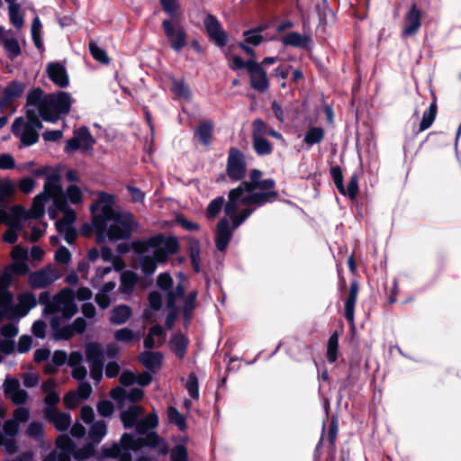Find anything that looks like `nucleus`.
I'll return each instance as SVG.
<instances>
[{
  "label": "nucleus",
  "instance_id": "1",
  "mask_svg": "<svg viewBox=\"0 0 461 461\" xmlns=\"http://www.w3.org/2000/svg\"><path fill=\"white\" fill-rule=\"evenodd\" d=\"M39 303L44 305L43 315L45 316L61 312L65 320H70L78 312L75 303V292L70 287L62 288L52 300H50V292H41L39 294Z\"/></svg>",
  "mask_w": 461,
  "mask_h": 461
},
{
  "label": "nucleus",
  "instance_id": "2",
  "mask_svg": "<svg viewBox=\"0 0 461 461\" xmlns=\"http://www.w3.org/2000/svg\"><path fill=\"white\" fill-rule=\"evenodd\" d=\"M72 105V97L69 93L57 91L47 94L40 109V116L44 122L55 123L62 116L69 113Z\"/></svg>",
  "mask_w": 461,
  "mask_h": 461
},
{
  "label": "nucleus",
  "instance_id": "3",
  "mask_svg": "<svg viewBox=\"0 0 461 461\" xmlns=\"http://www.w3.org/2000/svg\"><path fill=\"white\" fill-rule=\"evenodd\" d=\"M131 248L137 254H144L149 249L167 250L170 254H176L180 249L179 241L176 237H166L163 233H158L145 240H135L131 243Z\"/></svg>",
  "mask_w": 461,
  "mask_h": 461
},
{
  "label": "nucleus",
  "instance_id": "4",
  "mask_svg": "<svg viewBox=\"0 0 461 461\" xmlns=\"http://www.w3.org/2000/svg\"><path fill=\"white\" fill-rule=\"evenodd\" d=\"M113 223L108 227L107 237L111 241L128 240L135 223L134 215L131 212H115L112 217H105V223Z\"/></svg>",
  "mask_w": 461,
  "mask_h": 461
},
{
  "label": "nucleus",
  "instance_id": "5",
  "mask_svg": "<svg viewBox=\"0 0 461 461\" xmlns=\"http://www.w3.org/2000/svg\"><path fill=\"white\" fill-rule=\"evenodd\" d=\"M161 28L174 51L180 52L188 44L187 32L179 17L164 19Z\"/></svg>",
  "mask_w": 461,
  "mask_h": 461
},
{
  "label": "nucleus",
  "instance_id": "6",
  "mask_svg": "<svg viewBox=\"0 0 461 461\" xmlns=\"http://www.w3.org/2000/svg\"><path fill=\"white\" fill-rule=\"evenodd\" d=\"M247 173V162L244 153L238 148L231 147L228 151L226 174L231 182H240Z\"/></svg>",
  "mask_w": 461,
  "mask_h": 461
},
{
  "label": "nucleus",
  "instance_id": "7",
  "mask_svg": "<svg viewBox=\"0 0 461 461\" xmlns=\"http://www.w3.org/2000/svg\"><path fill=\"white\" fill-rule=\"evenodd\" d=\"M73 133V137L66 141L64 147L65 153H72L79 149L83 151H88L93 149L95 140L86 126L76 129Z\"/></svg>",
  "mask_w": 461,
  "mask_h": 461
},
{
  "label": "nucleus",
  "instance_id": "8",
  "mask_svg": "<svg viewBox=\"0 0 461 461\" xmlns=\"http://www.w3.org/2000/svg\"><path fill=\"white\" fill-rule=\"evenodd\" d=\"M97 195L98 201L90 206V211L93 214L92 218H95L96 224L101 226L105 217H112L113 214L118 212L113 208L114 203V196L113 194L100 191Z\"/></svg>",
  "mask_w": 461,
  "mask_h": 461
},
{
  "label": "nucleus",
  "instance_id": "9",
  "mask_svg": "<svg viewBox=\"0 0 461 461\" xmlns=\"http://www.w3.org/2000/svg\"><path fill=\"white\" fill-rule=\"evenodd\" d=\"M203 25L208 38L216 46L222 48L227 45L229 35L215 15L208 14L203 19Z\"/></svg>",
  "mask_w": 461,
  "mask_h": 461
},
{
  "label": "nucleus",
  "instance_id": "10",
  "mask_svg": "<svg viewBox=\"0 0 461 461\" xmlns=\"http://www.w3.org/2000/svg\"><path fill=\"white\" fill-rule=\"evenodd\" d=\"M257 190V185H255L250 181H240V184L229 191L228 194V201L224 207V212L226 214L233 213L238 211L239 202L242 203V199L244 198V193L252 194Z\"/></svg>",
  "mask_w": 461,
  "mask_h": 461
},
{
  "label": "nucleus",
  "instance_id": "11",
  "mask_svg": "<svg viewBox=\"0 0 461 461\" xmlns=\"http://www.w3.org/2000/svg\"><path fill=\"white\" fill-rule=\"evenodd\" d=\"M55 444L61 452L59 453L56 450H52L42 461H71V455L76 446L68 435L60 434L56 438Z\"/></svg>",
  "mask_w": 461,
  "mask_h": 461
},
{
  "label": "nucleus",
  "instance_id": "12",
  "mask_svg": "<svg viewBox=\"0 0 461 461\" xmlns=\"http://www.w3.org/2000/svg\"><path fill=\"white\" fill-rule=\"evenodd\" d=\"M422 14L423 12L418 7L417 4H411L404 15V25L402 30V36H414L418 33L421 26Z\"/></svg>",
  "mask_w": 461,
  "mask_h": 461
},
{
  "label": "nucleus",
  "instance_id": "13",
  "mask_svg": "<svg viewBox=\"0 0 461 461\" xmlns=\"http://www.w3.org/2000/svg\"><path fill=\"white\" fill-rule=\"evenodd\" d=\"M234 230L228 219H220L215 228L214 237L215 247L219 251L224 252L227 249L232 239Z\"/></svg>",
  "mask_w": 461,
  "mask_h": 461
},
{
  "label": "nucleus",
  "instance_id": "14",
  "mask_svg": "<svg viewBox=\"0 0 461 461\" xmlns=\"http://www.w3.org/2000/svg\"><path fill=\"white\" fill-rule=\"evenodd\" d=\"M169 255L171 254L167 252V250L155 249L152 256H143L140 258V265L142 273L146 276H152L157 269V264L167 263Z\"/></svg>",
  "mask_w": 461,
  "mask_h": 461
},
{
  "label": "nucleus",
  "instance_id": "15",
  "mask_svg": "<svg viewBox=\"0 0 461 461\" xmlns=\"http://www.w3.org/2000/svg\"><path fill=\"white\" fill-rule=\"evenodd\" d=\"M249 76L250 86L259 92L265 93L269 88V79L267 71L258 62L250 66V70L248 72Z\"/></svg>",
  "mask_w": 461,
  "mask_h": 461
},
{
  "label": "nucleus",
  "instance_id": "16",
  "mask_svg": "<svg viewBox=\"0 0 461 461\" xmlns=\"http://www.w3.org/2000/svg\"><path fill=\"white\" fill-rule=\"evenodd\" d=\"M46 73L50 81L60 88L69 86V76L64 65L59 62H50L46 65Z\"/></svg>",
  "mask_w": 461,
  "mask_h": 461
},
{
  "label": "nucleus",
  "instance_id": "17",
  "mask_svg": "<svg viewBox=\"0 0 461 461\" xmlns=\"http://www.w3.org/2000/svg\"><path fill=\"white\" fill-rule=\"evenodd\" d=\"M279 197V194L277 191H270V192H254L252 194H248L242 199L243 205L250 207L254 205L255 209L257 207H261L268 203H273Z\"/></svg>",
  "mask_w": 461,
  "mask_h": 461
},
{
  "label": "nucleus",
  "instance_id": "18",
  "mask_svg": "<svg viewBox=\"0 0 461 461\" xmlns=\"http://www.w3.org/2000/svg\"><path fill=\"white\" fill-rule=\"evenodd\" d=\"M13 216L11 217L4 207H0V223H5L10 228L21 230L22 221L25 217V209L21 205H14L11 208Z\"/></svg>",
  "mask_w": 461,
  "mask_h": 461
},
{
  "label": "nucleus",
  "instance_id": "19",
  "mask_svg": "<svg viewBox=\"0 0 461 461\" xmlns=\"http://www.w3.org/2000/svg\"><path fill=\"white\" fill-rule=\"evenodd\" d=\"M25 88V83L18 80L11 81L3 90L0 108L6 107L12 101L20 98L23 95Z\"/></svg>",
  "mask_w": 461,
  "mask_h": 461
},
{
  "label": "nucleus",
  "instance_id": "20",
  "mask_svg": "<svg viewBox=\"0 0 461 461\" xmlns=\"http://www.w3.org/2000/svg\"><path fill=\"white\" fill-rule=\"evenodd\" d=\"M359 293V284L357 280L350 282L349 291L345 301L344 315L348 323L354 326L355 306Z\"/></svg>",
  "mask_w": 461,
  "mask_h": 461
},
{
  "label": "nucleus",
  "instance_id": "21",
  "mask_svg": "<svg viewBox=\"0 0 461 461\" xmlns=\"http://www.w3.org/2000/svg\"><path fill=\"white\" fill-rule=\"evenodd\" d=\"M105 458H118L119 461H131L130 452H122L120 443L113 442L110 447L104 445L98 454L97 459L102 461Z\"/></svg>",
  "mask_w": 461,
  "mask_h": 461
},
{
  "label": "nucleus",
  "instance_id": "22",
  "mask_svg": "<svg viewBox=\"0 0 461 461\" xmlns=\"http://www.w3.org/2000/svg\"><path fill=\"white\" fill-rule=\"evenodd\" d=\"M280 41L285 47L309 50L312 38L309 35H303L297 32H291L284 35Z\"/></svg>",
  "mask_w": 461,
  "mask_h": 461
},
{
  "label": "nucleus",
  "instance_id": "23",
  "mask_svg": "<svg viewBox=\"0 0 461 461\" xmlns=\"http://www.w3.org/2000/svg\"><path fill=\"white\" fill-rule=\"evenodd\" d=\"M45 417L53 423L55 429L59 431L67 430L71 423L69 413L59 412L56 409H46Z\"/></svg>",
  "mask_w": 461,
  "mask_h": 461
},
{
  "label": "nucleus",
  "instance_id": "24",
  "mask_svg": "<svg viewBox=\"0 0 461 461\" xmlns=\"http://www.w3.org/2000/svg\"><path fill=\"white\" fill-rule=\"evenodd\" d=\"M138 358L147 369L154 373L162 367L163 355L159 351L146 350L140 353Z\"/></svg>",
  "mask_w": 461,
  "mask_h": 461
},
{
  "label": "nucleus",
  "instance_id": "25",
  "mask_svg": "<svg viewBox=\"0 0 461 461\" xmlns=\"http://www.w3.org/2000/svg\"><path fill=\"white\" fill-rule=\"evenodd\" d=\"M11 33V31H5L3 26H0V44L7 52V57L14 60L21 55V48L18 41L15 38H7L6 34Z\"/></svg>",
  "mask_w": 461,
  "mask_h": 461
},
{
  "label": "nucleus",
  "instance_id": "26",
  "mask_svg": "<svg viewBox=\"0 0 461 461\" xmlns=\"http://www.w3.org/2000/svg\"><path fill=\"white\" fill-rule=\"evenodd\" d=\"M189 339L182 332L171 336L168 346L178 359H183L186 354Z\"/></svg>",
  "mask_w": 461,
  "mask_h": 461
},
{
  "label": "nucleus",
  "instance_id": "27",
  "mask_svg": "<svg viewBox=\"0 0 461 461\" xmlns=\"http://www.w3.org/2000/svg\"><path fill=\"white\" fill-rule=\"evenodd\" d=\"M86 360L89 365L104 364V349L99 342H89L85 348Z\"/></svg>",
  "mask_w": 461,
  "mask_h": 461
},
{
  "label": "nucleus",
  "instance_id": "28",
  "mask_svg": "<svg viewBox=\"0 0 461 461\" xmlns=\"http://www.w3.org/2000/svg\"><path fill=\"white\" fill-rule=\"evenodd\" d=\"M49 201V196L45 193H41L35 196L29 212L25 211V219L39 220L43 217L45 212V203Z\"/></svg>",
  "mask_w": 461,
  "mask_h": 461
},
{
  "label": "nucleus",
  "instance_id": "29",
  "mask_svg": "<svg viewBox=\"0 0 461 461\" xmlns=\"http://www.w3.org/2000/svg\"><path fill=\"white\" fill-rule=\"evenodd\" d=\"M187 251L189 253L192 267L194 273H200L201 244L198 239L190 237L187 240Z\"/></svg>",
  "mask_w": 461,
  "mask_h": 461
},
{
  "label": "nucleus",
  "instance_id": "30",
  "mask_svg": "<svg viewBox=\"0 0 461 461\" xmlns=\"http://www.w3.org/2000/svg\"><path fill=\"white\" fill-rule=\"evenodd\" d=\"M57 280V276L49 277L47 269L32 272L29 276V284L32 288H44Z\"/></svg>",
  "mask_w": 461,
  "mask_h": 461
},
{
  "label": "nucleus",
  "instance_id": "31",
  "mask_svg": "<svg viewBox=\"0 0 461 461\" xmlns=\"http://www.w3.org/2000/svg\"><path fill=\"white\" fill-rule=\"evenodd\" d=\"M212 136L213 123L212 121L200 122L194 130V137H197L204 146H209L212 143Z\"/></svg>",
  "mask_w": 461,
  "mask_h": 461
},
{
  "label": "nucleus",
  "instance_id": "32",
  "mask_svg": "<svg viewBox=\"0 0 461 461\" xmlns=\"http://www.w3.org/2000/svg\"><path fill=\"white\" fill-rule=\"evenodd\" d=\"M438 113L437 97L433 95L432 102L430 103L429 109L423 113L421 121L419 125V130L416 133L421 132L429 129L434 122Z\"/></svg>",
  "mask_w": 461,
  "mask_h": 461
},
{
  "label": "nucleus",
  "instance_id": "33",
  "mask_svg": "<svg viewBox=\"0 0 461 461\" xmlns=\"http://www.w3.org/2000/svg\"><path fill=\"white\" fill-rule=\"evenodd\" d=\"M141 411V407L132 405L121 412L120 418L125 429H131L136 426Z\"/></svg>",
  "mask_w": 461,
  "mask_h": 461
},
{
  "label": "nucleus",
  "instance_id": "34",
  "mask_svg": "<svg viewBox=\"0 0 461 461\" xmlns=\"http://www.w3.org/2000/svg\"><path fill=\"white\" fill-rule=\"evenodd\" d=\"M197 296L198 292L196 290H193L189 292L186 297L185 298L184 305L182 307V312L185 325H188L192 320L193 312L196 308Z\"/></svg>",
  "mask_w": 461,
  "mask_h": 461
},
{
  "label": "nucleus",
  "instance_id": "35",
  "mask_svg": "<svg viewBox=\"0 0 461 461\" xmlns=\"http://www.w3.org/2000/svg\"><path fill=\"white\" fill-rule=\"evenodd\" d=\"M132 314L131 308L126 304L115 306L111 312L110 321L113 324L121 325L125 323Z\"/></svg>",
  "mask_w": 461,
  "mask_h": 461
},
{
  "label": "nucleus",
  "instance_id": "36",
  "mask_svg": "<svg viewBox=\"0 0 461 461\" xmlns=\"http://www.w3.org/2000/svg\"><path fill=\"white\" fill-rule=\"evenodd\" d=\"M107 433V425L104 420H99L92 424L89 430V439L93 444H98Z\"/></svg>",
  "mask_w": 461,
  "mask_h": 461
},
{
  "label": "nucleus",
  "instance_id": "37",
  "mask_svg": "<svg viewBox=\"0 0 461 461\" xmlns=\"http://www.w3.org/2000/svg\"><path fill=\"white\" fill-rule=\"evenodd\" d=\"M325 136V131L321 127H310L305 132L303 142L309 147L321 143Z\"/></svg>",
  "mask_w": 461,
  "mask_h": 461
},
{
  "label": "nucleus",
  "instance_id": "38",
  "mask_svg": "<svg viewBox=\"0 0 461 461\" xmlns=\"http://www.w3.org/2000/svg\"><path fill=\"white\" fill-rule=\"evenodd\" d=\"M21 309L19 312H16L21 317L25 316L29 311L37 305V299L32 293H24L18 297Z\"/></svg>",
  "mask_w": 461,
  "mask_h": 461
},
{
  "label": "nucleus",
  "instance_id": "39",
  "mask_svg": "<svg viewBox=\"0 0 461 461\" xmlns=\"http://www.w3.org/2000/svg\"><path fill=\"white\" fill-rule=\"evenodd\" d=\"M13 298L14 295L9 290L0 291V309L8 318H12L15 314V308L12 305Z\"/></svg>",
  "mask_w": 461,
  "mask_h": 461
},
{
  "label": "nucleus",
  "instance_id": "40",
  "mask_svg": "<svg viewBox=\"0 0 461 461\" xmlns=\"http://www.w3.org/2000/svg\"><path fill=\"white\" fill-rule=\"evenodd\" d=\"M138 282V276L131 270H126L121 275V289L122 293L130 294L132 292Z\"/></svg>",
  "mask_w": 461,
  "mask_h": 461
},
{
  "label": "nucleus",
  "instance_id": "41",
  "mask_svg": "<svg viewBox=\"0 0 461 461\" xmlns=\"http://www.w3.org/2000/svg\"><path fill=\"white\" fill-rule=\"evenodd\" d=\"M252 145L258 156H267L273 152V144L266 138H252Z\"/></svg>",
  "mask_w": 461,
  "mask_h": 461
},
{
  "label": "nucleus",
  "instance_id": "42",
  "mask_svg": "<svg viewBox=\"0 0 461 461\" xmlns=\"http://www.w3.org/2000/svg\"><path fill=\"white\" fill-rule=\"evenodd\" d=\"M123 452H130V450L133 451H139L140 450V437L135 438L133 434L131 433H123L121 436L120 441H119Z\"/></svg>",
  "mask_w": 461,
  "mask_h": 461
},
{
  "label": "nucleus",
  "instance_id": "43",
  "mask_svg": "<svg viewBox=\"0 0 461 461\" xmlns=\"http://www.w3.org/2000/svg\"><path fill=\"white\" fill-rule=\"evenodd\" d=\"M339 354V334L337 331H334L328 339L327 343V359L332 364L335 363L338 359Z\"/></svg>",
  "mask_w": 461,
  "mask_h": 461
},
{
  "label": "nucleus",
  "instance_id": "44",
  "mask_svg": "<svg viewBox=\"0 0 461 461\" xmlns=\"http://www.w3.org/2000/svg\"><path fill=\"white\" fill-rule=\"evenodd\" d=\"M187 438H184L181 443L174 446L170 450V461H188V449L185 443Z\"/></svg>",
  "mask_w": 461,
  "mask_h": 461
},
{
  "label": "nucleus",
  "instance_id": "45",
  "mask_svg": "<svg viewBox=\"0 0 461 461\" xmlns=\"http://www.w3.org/2000/svg\"><path fill=\"white\" fill-rule=\"evenodd\" d=\"M359 174L353 173L349 178L347 186L344 185V193H340L344 196H348L350 200H355L359 193Z\"/></svg>",
  "mask_w": 461,
  "mask_h": 461
},
{
  "label": "nucleus",
  "instance_id": "46",
  "mask_svg": "<svg viewBox=\"0 0 461 461\" xmlns=\"http://www.w3.org/2000/svg\"><path fill=\"white\" fill-rule=\"evenodd\" d=\"M61 212H63L62 219L55 222L56 229L59 233L63 232L65 227H73L72 224L77 219L76 212L71 208H68Z\"/></svg>",
  "mask_w": 461,
  "mask_h": 461
},
{
  "label": "nucleus",
  "instance_id": "47",
  "mask_svg": "<svg viewBox=\"0 0 461 461\" xmlns=\"http://www.w3.org/2000/svg\"><path fill=\"white\" fill-rule=\"evenodd\" d=\"M167 419L168 421L172 424L177 426L179 430H185L187 424L185 418L178 411V410L174 406H169L167 408Z\"/></svg>",
  "mask_w": 461,
  "mask_h": 461
},
{
  "label": "nucleus",
  "instance_id": "48",
  "mask_svg": "<svg viewBox=\"0 0 461 461\" xmlns=\"http://www.w3.org/2000/svg\"><path fill=\"white\" fill-rule=\"evenodd\" d=\"M171 92L185 100L191 98V91L183 79H173Z\"/></svg>",
  "mask_w": 461,
  "mask_h": 461
},
{
  "label": "nucleus",
  "instance_id": "49",
  "mask_svg": "<svg viewBox=\"0 0 461 461\" xmlns=\"http://www.w3.org/2000/svg\"><path fill=\"white\" fill-rule=\"evenodd\" d=\"M44 96V91L41 87H34L29 92L27 95L26 105L37 106L38 111L40 112V109L43 104Z\"/></svg>",
  "mask_w": 461,
  "mask_h": 461
},
{
  "label": "nucleus",
  "instance_id": "50",
  "mask_svg": "<svg viewBox=\"0 0 461 461\" xmlns=\"http://www.w3.org/2000/svg\"><path fill=\"white\" fill-rule=\"evenodd\" d=\"M95 454V445L92 442H88L82 447H79L77 449H76V447H75L74 452L72 453L71 456H73V457L76 460L86 461V459L94 456Z\"/></svg>",
  "mask_w": 461,
  "mask_h": 461
},
{
  "label": "nucleus",
  "instance_id": "51",
  "mask_svg": "<svg viewBox=\"0 0 461 461\" xmlns=\"http://www.w3.org/2000/svg\"><path fill=\"white\" fill-rule=\"evenodd\" d=\"M19 137L22 145L32 146L38 142L40 135L38 133V130L24 126V129Z\"/></svg>",
  "mask_w": 461,
  "mask_h": 461
},
{
  "label": "nucleus",
  "instance_id": "52",
  "mask_svg": "<svg viewBox=\"0 0 461 461\" xmlns=\"http://www.w3.org/2000/svg\"><path fill=\"white\" fill-rule=\"evenodd\" d=\"M225 199L223 196H218L212 200L206 208V217L208 219H214L221 211L223 205L225 206Z\"/></svg>",
  "mask_w": 461,
  "mask_h": 461
},
{
  "label": "nucleus",
  "instance_id": "53",
  "mask_svg": "<svg viewBox=\"0 0 461 461\" xmlns=\"http://www.w3.org/2000/svg\"><path fill=\"white\" fill-rule=\"evenodd\" d=\"M9 18L11 23L16 28L21 29L23 26V16L20 14V4L11 3L8 6Z\"/></svg>",
  "mask_w": 461,
  "mask_h": 461
},
{
  "label": "nucleus",
  "instance_id": "54",
  "mask_svg": "<svg viewBox=\"0 0 461 461\" xmlns=\"http://www.w3.org/2000/svg\"><path fill=\"white\" fill-rule=\"evenodd\" d=\"M88 48L94 59L104 65L109 64L110 59L106 51L100 48L95 41H91L88 44Z\"/></svg>",
  "mask_w": 461,
  "mask_h": 461
},
{
  "label": "nucleus",
  "instance_id": "55",
  "mask_svg": "<svg viewBox=\"0 0 461 461\" xmlns=\"http://www.w3.org/2000/svg\"><path fill=\"white\" fill-rule=\"evenodd\" d=\"M162 10L167 14L170 18L179 17L180 3L179 0H159Z\"/></svg>",
  "mask_w": 461,
  "mask_h": 461
},
{
  "label": "nucleus",
  "instance_id": "56",
  "mask_svg": "<svg viewBox=\"0 0 461 461\" xmlns=\"http://www.w3.org/2000/svg\"><path fill=\"white\" fill-rule=\"evenodd\" d=\"M254 211L255 208L247 207L242 209L238 214L237 212H234L233 213L226 215L231 219L232 227L237 229L253 213Z\"/></svg>",
  "mask_w": 461,
  "mask_h": 461
},
{
  "label": "nucleus",
  "instance_id": "57",
  "mask_svg": "<svg viewBox=\"0 0 461 461\" xmlns=\"http://www.w3.org/2000/svg\"><path fill=\"white\" fill-rule=\"evenodd\" d=\"M61 192L62 189L59 184V178L57 176L48 177L44 184V191L42 193H45L50 199L60 194Z\"/></svg>",
  "mask_w": 461,
  "mask_h": 461
},
{
  "label": "nucleus",
  "instance_id": "58",
  "mask_svg": "<svg viewBox=\"0 0 461 461\" xmlns=\"http://www.w3.org/2000/svg\"><path fill=\"white\" fill-rule=\"evenodd\" d=\"M162 438L155 431H150L144 437H140V449L144 447L156 448L159 443H161Z\"/></svg>",
  "mask_w": 461,
  "mask_h": 461
},
{
  "label": "nucleus",
  "instance_id": "59",
  "mask_svg": "<svg viewBox=\"0 0 461 461\" xmlns=\"http://www.w3.org/2000/svg\"><path fill=\"white\" fill-rule=\"evenodd\" d=\"M251 137H260L265 138V135L267 134V131L269 130V126L266 122H264L262 119L258 118L253 121L251 125Z\"/></svg>",
  "mask_w": 461,
  "mask_h": 461
},
{
  "label": "nucleus",
  "instance_id": "60",
  "mask_svg": "<svg viewBox=\"0 0 461 461\" xmlns=\"http://www.w3.org/2000/svg\"><path fill=\"white\" fill-rule=\"evenodd\" d=\"M185 388L187 389L188 393L192 399H199V384L195 373L192 372L189 374Z\"/></svg>",
  "mask_w": 461,
  "mask_h": 461
},
{
  "label": "nucleus",
  "instance_id": "61",
  "mask_svg": "<svg viewBox=\"0 0 461 461\" xmlns=\"http://www.w3.org/2000/svg\"><path fill=\"white\" fill-rule=\"evenodd\" d=\"M330 172L337 190L339 193H344V176L340 167H331Z\"/></svg>",
  "mask_w": 461,
  "mask_h": 461
},
{
  "label": "nucleus",
  "instance_id": "62",
  "mask_svg": "<svg viewBox=\"0 0 461 461\" xmlns=\"http://www.w3.org/2000/svg\"><path fill=\"white\" fill-rule=\"evenodd\" d=\"M27 435L35 439L41 440L44 437V427L39 421H32L27 429Z\"/></svg>",
  "mask_w": 461,
  "mask_h": 461
},
{
  "label": "nucleus",
  "instance_id": "63",
  "mask_svg": "<svg viewBox=\"0 0 461 461\" xmlns=\"http://www.w3.org/2000/svg\"><path fill=\"white\" fill-rule=\"evenodd\" d=\"M27 122H25L26 127L41 130L43 127L41 121L39 118L38 113L33 109H27L25 112Z\"/></svg>",
  "mask_w": 461,
  "mask_h": 461
},
{
  "label": "nucleus",
  "instance_id": "64",
  "mask_svg": "<svg viewBox=\"0 0 461 461\" xmlns=\"http://www.w3.org/2000/svg\"><path fill=\"white\" fill-rule=\"evenodd\" d=\"M97 412L102 417H111L114 411L113 404L109 400H101L96 405Z\"/></svg>",
  "mask_w": 461,
  "mask_h": 461
}]
</instances>
